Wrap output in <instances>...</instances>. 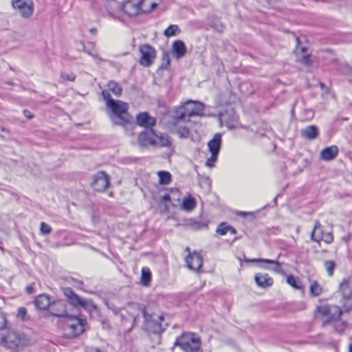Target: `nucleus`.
I'll return each instance as SVG.
<instances>
[{
  "label": "nucleus",
  "instance_id": "nucleus-1",
  "mask_svg": "<svg viewBox=\"0 0 352 352\" xmlns=\"http://www.w3.org/2000/svg\"><path fill=\"white\" fill-rule=\"evenodd\" d=\"M204 105L199 102L188 100L175 107L174 115L168 122L172 133H175L180 139H188L198 133V122L190 120L193 116L203 114Z\"/></svg>",
  "mask_w": 352,
  "mask_h": 352
},
{
  "label": "nucleus",
  "instance_id": "nucleus-2",
  "mask_svg": "<svg viewBox=\"0 0 352 352\" xmlns=\"http://www.w3.org/2000/svg\"><path fill=\"white\" fill-rule=\"evenodd\" d=\"M105 101L106 107L110 111L111 118L115 119V124L125 127L131 124V116L129 112V104L120 100H114L107 90L101 92Z\"/></svg>",
  "mask_w": 352,
  "mask_h": 352
},
{
  "label": "nucleus",
  "instance_id": "nucleus-3",
  "mask_svg": "<svg viewBox=\"0 0 352 352\" xmlns=\"http://www.w3.org/2000/svg\"><path fill=\"white\" fill-rule=\"evenodd\" d=\"M62 330L67 338H76L88 329L86 317L81 315L67 314L61 322Z\"/></svg>",
  "mask_w": 352,
  "mask_h": 352
},
{
  "label": "nucleus",
  "instance_id": "nucleus-4",
  "mask_svg": "<svg viewBox=\"0 0 352 352\" xmlns=\"http://www.w3.org/2000/svg\"><path fill=\"white\" fill-rule=\"evenodd\" d=\"M138 145L140 147H166L172 146L171 138L165 133H157L152 129H144L139 133L137 138Z\"/></svg>",
  "mask_w": 352,
  "mask_h": 352
},
{
  "label": "nucleus",
  "instance_id": "nucleus-5",
  "mask_svg": "<svg viewBox=\"0 0 352 352\" xmlns=\"http://www.w3.org/2000/svg\"><path fill=\"white\" fill-rule=\"evenodd\" d=\"M312 315L315 320L320 321L322 325L325 327L340 318L342 315V309L336 305H319L315 307Z\"/></svg>",
  "mask_w": 352,
  "mask_h": 352
},
{
  "label": "nucleus",
  "instance_id": "nucleus-6",
  "mask_svg": "<svg viewBox=\"0 0 352 352\" xmlns=\"http://www.w3.org/2000/svg\"><path fill=\"white\" fill-rule=\"evenodd\" d=\"M0 344L17 352L30 344V338L23 333L14 331H8L0 338Z\"/></svg>",
  "mask_w": 352,
  "mask_h": 352
},
{
  "label": "nucleus",
  "instance_id": "nucleus-7",
  "mask_svg": "<svg viewBox=\"0 0 352 352\" xmlns=\"http://www.w3.org/2000/svg\"><path fill=\"white\" fill-rule=\"evenodd\" d=\"M175 344L184 352H196L201 349V338L195 333L184 332L177 340Z\"/></svg>",
  "mask_w": 352,
  "mask_h": 352
},
{
  "label": "nucleus",
  "instance_id": "nucleus-8",
  "mask_svg": "<svg viewBox=\"0 0 352 352\" xmlns=\"http://www.w3.org/2000/svg\"><path fill=\"white\" fill-rule=\"evenodd\" d=\"M64 296L67 298L68 302L75 308H87L91 305L94 309L96 306L94 305L92 300H85L80 298L71 287H64L62 289Z\"/></svg>",
  "mask_w": 352,
  "mask_h": 352
},
{
  "label": "nucleus",
  "instance_id": "nucleus-9",
  "mask_svg": "<svg viewBox=\"0 0 352 352\" xmlns=\"http://www.w3.org/2000/svg\"><path fill=\"white\" fill-rule=\"evenodd\" d=\"M333 235L330 232H325L319 221H316L313 230L311 233V239L318 243L324 242L331 244L333 241Z\"/></svg>",
  "mask_w": 352,
  "mask_h": 352
},
{
  "label": "nucleus",
  "instance_id": "nucleus-10",
  "mask_svg": "<svg viewBox=\"0 0 352 352\" xmlns=\"http://www.w3.org/2000/svg\"><path fill=\"white\" fill-rule=\"evenodd\" d=\"M185 251L187 252L185 257L186 267L192 271L200 273L204 261L201 253L197 251L191 252L189 248H186Z\"/></svg>",
  "mask_w": 352,
  "mask_h": 352
},
{
  "label": "nucleus",
  "instance_id": "nucleus-11",
  "mask_svg": "<svg viewBox=\"0 0 352 352\" xmlns=\"http://www.w3.org/2000/svg\"><path fill=\"white\" fill-rule=\"evenodd\" d=\"M139 63L143 67L151 66L156 58V50L149 44H142L139 46Z\"/></svg>",
  "mask_w": 352,
  "mask_h": 352
},
{
  "label": "nucleus",
  "instance_id": "nucleus-12",
  "mask_svg": "<svg viewBox=\"0 0 352 352\" xmlns=\"http://www.w3.org/2000/svg\"><path fill=\"white\" fill-rule=\"evenodd\" d=\"M142 10L138 8L137 1H123L119 6L118 12L115 11L112 14L114 15H125L129 17H133L140 14Z\"/></svg>",
  "mask_w": 352,
  "mask_h": 352
},
{
  "label": "nucleus",
  "instance_id": "nucleus-13",
  "mask_svg": "<svg viewBox=\"0 0 352 352\" xmlns=\"http://www.w3.org/2000/svg\"><path fill=\"white\" fill-rule=\"evenodd\" d=\"M340 289L342 294V305L345 309H352V283L349 280H344L340 285Z\"/></svg>",
  "mask_w": 352,
  "mask_h": 352
},
{
  "label": "nucleus",
  "instance_id": "nucleus-14",
  "mask_svg": "<svg viewBox=\"0 0 352 352\" xmlns=\"http://www.w3.org/2000/svg\"><path fill=\"white\" fill-rule=\"evenodd\" d=\"M136 124L144 129H152L157 124V118L147 111H142L135 116Z\"/></svg>",
  "mask_w": 352,
  "mask_h": 352
},
{
  "label": "nucleus",
  "instance_id": "nucleus-15",
  "mask_svg": "<svg viewBox=\"0 0 352 352\" xmlns=\"http://www.w3.org/2000/svg\"><path fill=\"white\" fill-rule=\"evenodd\" d=\"M110 185V178L104 171H100L94 177L91 186L98 192L105 191Z\"/></svg>",
  "mask_w": 352,
  "mask_h": 352
},
{
  "label": "nucleus",
  "instance_id": "nucleus-16",
  "mask_svg": "<svg viewBox=\"0 0 352 352\" xmlns=\"http://www.w3.org/2000/svg\"><path fill=\"white\" fill-rule=\"evenodd\" d=\"M47 311L50 315L63 318L67 314V305L65 302L62 299H57L51 300L50 305L48 307Z\"/></svg>",
  "mask_w": 352,
  "mask_h": 352
},
{
  "label": "nucleus",
  "instance_id": "nucleus-17",
  "mask_svg": "<svg viewBox=\"0 0 352 352\" xmlns=\"http://www.w3.org/2000/svg\"><path fill=\"white\" fill-rule=\"evenodd\" d=\"M256 285L262 289L271 287L274 285V279L267 273H256L254 275Z\"/></svg>",
  "mask_w": 352,
  "mask_h": 352
},
{
  "label": "nucleus",
  "instance_id": "nucleus-18",
  "mask_svg": "<svg viewBox=\"0 0 352 352\" xmlns=\"http://www.w3.org/2000/svg\"><path fill=\"white\" fill-rule=\"evenodd\" d=\"M339 153V148L336 145H332L323 148L320 153V159L329 162L336 159Z\"/></svg>",
  "mask_w": 352,
  "mask_h": 352
},
{
  "label": "nucleus",
  "instance_id": "nucleus-19",
  "mask_svg": "<svg viewBox=\"0 0 352 352\" xmlns=\"http://www.w3.org/2000/svg\"><path fill=\"white\" fill-rule=\"evenodd\" d=\"M12 7L16 9L23 17L30 16L33 11L32 3L27 1H12Z\"/></svg>",
  "mask_w": 352,
  "mask_h": 352
},
{
  "label": "nucleus",
  "instance_id": "nucleus-20",
  "mask_svg": "<svg viewBox=\"0 0 352 352\" xmlns=\"http://www.w3.org/2000/svg\"><path fill=\"white\" fill-rule=\"evenodd\" d=\"M207 145L208 151L211 154L219 155L221 145V134L219 133L214 134Z\"/></svg>",
  "mask_w": 352,
  "mask_h": 352
},
{
  "label": "nucleus",
  "instance_id": "nucleus-21",
  "mask_svg": "<svg viewBox=\"0 0 352 352\" xmlns=\"http://www.w3.org/2000/svg\"><path fill=\"white\" fill-rule=\"evenodd\" d=\"M50 302V296L44 294L37 296L34 300V305L36 308L42 311H47Z\"/></svg>",
  "mask_w": 352,
  "mask_h": 352
},
{
  "label": "nucleus",
  "instance_id": "nucleus-22",
  "mask_svg": "<svg viewBox=\"0 0 352 352\" xmlns=\"http://www.w3.org/2000/svg\"><path fill=\"white\" fill-rule=\"evenodd\" d=\"M196 206L197 201L191 194H188L185 196L180 204V208L186 212L192 211Z\"/></svg>",
  "mask_w": 352,
  "mask_h": 352
},
{
  "label": "nucleus",
  "instance_id": "nucleus-23",
  "mask_svg": "<svg viewBox=\"0 0 352 352\" xmlns=\"http://www.w3.org/2000/svg\"><path fill=\"white\" fill-rule=\"evenodd\" d=\"M172 49L177 58L183 57L186 53V47L184 43L180 40H177L173 42Z\"/></svg>",
  "mask_w": 352,
  "mask_h": 352
},
{
  "label": "nucleus",
  "instance_id": "nucleus-24",
  "mask_svg": "<svg viewBox=\"0 0 352 352\" xmlns=\"http://www.w3.org/2000/svg\"><path fill=\"white\" fill-rule=\"evenodd\" d=\"M228 232L231 234H236V230L227 222L220 223L216 228V233L218 235L223 236Z\"/></svg>",
  "mask_w": 352,
  "mask_h": 352
},
{
  "label": "nucleus",
  "instance_id": "nucleus-25",
  "mask_svg": "<svg viewBox=\"0 0 352 352\" xmlns=\"http://www.w3.org/2000/svg\"><path fill=\"white\" fill-rule=\"evenodd\" d=\"M318 129L314 125H311L301 131V135L306 139L314 140L318 136Z\"/></svg>",
  "mask_w": 352,
  "mask_h": 352
},
{
  "label": "nucleus",
  "instance_id": "nucleus-26",
  "mask_svg": "<svg viewBox=\"0 0 352 352\" xmlns=\"http://www.w3.org/2000/svg\"><path fill=\"white\" fill-rule=\"evenodd\" d=\"M158 183L161 186H167L172 182L173 177L170 172L167 170H159L157 172Z\"/></svg>",
  "mask_w": 352,
  "mask_h": 352
},
{
  "label": "nucleus",
  "instance_id": "nucleus-27",
  "mask_svg": "<svg viewBox=\"0 0 352 352\" xmlns=\"http://www.w3.org/2000/svg\"><path fill=\"white\" fill-rule=\"evenodd\" d=\"M151 280L152 274L151 270L148 267H143L141 270V284L143 286L148 287L150 285Z\"/></svg>",
  "mask_w": 352,
  "mask_h": 352
},
{
  "label": "nucleus",
  "instance_id": "nucleus-28",
  "mask_svg": "<svg viewBox=\"0 0 352 352\" xmlns=\"http://www.w3.org/2000/svg\"><path fill=\"white\" fill-rule=\"evenodd\" d=\"M286 283L294 289L302 290L304 289L300 278L298 277H296L293 274H289L287 276Z\"/></svg>",
  "mask_w": 352,
  "mask_h": 352
},
{
  "label": "nucleus",
  "instance_id": "nucleus-29",
  "mask_svg": "<svg viewBox=\"0 0 352 352\" xmlns=\"http://www.w3.org/2000/svg\"><path fill=\"white\" fill-rule=\"evenodd\" d=\"M137 3H138V8L142 10L140 12V14L151 12L157 6L155 1H137Z\"/></svg>",
  "mask_w": 352,
  "mask_h": 352
},
{
  "label": "nucleus",
  "instance_id": "nucleus-30",
  "mask_svg": "<svg viewBox=\"0 0 352 352\" xmlns=\"http://www.w3.org/2000/svg\"><path fill=\"white\" fill-rule=\"evenodd\" d=\"M322 286L317 281L313 280L309 286V294L313 297L320 296L323 293Z\"/></svg>",
  "mask_w": 352,
  "mask_h": 352
},
{
  "label": "nucleus",
  "instance_id": "nucleus-31",
  "mask_svg": "<svg viewBox=\"0 0 352 352\" xmlns=\"http://www.w3.org/2000/svg\"><path fill=\"white\" fill-rule=\"evenodd\" d=\"M107 90L109 92L111 91L116 96H120L122 94V88L119 83L114 80H110L107 83Z\"/></svg>",
  "mask_w": 352,
  "mask_h": 352
},
{
  "label": "nucleus",
  "instance_id": "nucleus-32",
  "mask_svg": "<svg viewBox=\"0 0 352 352\" xmlns=\"http://www.w3.org/2000/svg\"><path fill=\"white\" fill-rule=\"evenodd\" d=\"M300 53L302 55L300 58L298 60V62L305 65H311V55L307 53V50L305 47H300L299 48Z\"/></svg>",
  "mask_w": 352,
  "mask_h": 352
},
{
  "label": "nucleus",
  "instance_id": "nucleus-33",
  "mask_svg": "<svg viewBox=\"0 0 352 352\" xmlns=\"http://www.w3.org/2000/svg\"><path fill=\"white\" fill-rule=\"evenodd\" d=\"M180 32V29L177 25H170L164 31V35L166 37H171L178 34Z\"/></svg>",
  "mask_w": 352,
  "mask_h": 352
},
{
  "label": "nucleus",
  "instance_id": "nucleus-34",
  "mask_svg": "<svg viewBox=\"0 0 352 352\" xmlns=\"http://www.w3.org/2000/svg\"><path fill=\"white\" fill-rule=\"evenodd\" d=\"M331 324H333L335 329L340 333L343 332L347 327L346 322L343 321L341 319V317L339 318L336 321H333V322H331Z\"/></svg>",
  "mask_w": 352,
  "mask_h": 352
},
{
  "label": "nucleus",
  "instance_id": "nucleus-35",
  "mask_svg": "<svg viewBox=\"0 0 352 352\" xmlns=\"http://www.w3.org/2000/svg\"><path fill=\"white\" fill-rule=\"evenodd\" d=\"M16 317L23 321L27 320L29 318L28 315V310L25 307H20L17 309Z\"/></svg>",
  "mask_w": 352,
  "mask_h": 352
},
{
  "label": "nucleus",
  "instance_id": "nucleus-36",
  "mask_svg": "<svg viewBox=\"0 0 352 352\" xmlns=\"http://www.w3.org/2000/svg\"><path fill=\"white\" fill-rule=\"evenodd\" d=\"M324 267L329 276H331L333 274L336 263L333 261H326L324 263Z\"/></svg>",
  "mask_w": 352,
  "mask_h": 352
},
{
  "label": "nucleus",
  "instance_id": "nucleus-37",
  "mask_svg": "<svg viewBox=\"0 0 352 352\" xmlns=\"http://www.w3.org/2000/svg\"><path fill=\"white\" fill-rule=\"evenodd\" d=\"M252 262H256V263H265L268 264H274L278 266V267H280L281 264L274 260L267 259V258H254L251 260Z\"/></svg>",
  "mask_w": 352,
  "mask_h": 352
},
{
  "label": "nucleus",
  "instance_id": "nucleus-38",
  "mask_svg": "<svg viewBox=\"0 0 352 352\" xmlns=\"http://www.w3.org/2000/svg\"><path fill=\"white\" fill-rule=\"evenodd\" d=\"M40 231L41 234L47 235L52 232V229L50 225L45 222H41L40 224Z\"/></svg>",
  "mask_w": 352,
  "mask_h": 352
},
{
  "label": "nucleus",
  "instance_id": "nucleus-39",
  "mask_svg": "<svg viewBox=\"0 0 352 352\" xmlns=\"http://www.w3.org/2000/svg\"><path fill=\"white\" fill-rule=\"evenodd\" d=\"M219 155L211 154V156L207 159L206 162V166L208 167H213L217 160Z\"/></svg>",
  "mask_w": 352,
  "mask_h": 352
},
{
  "label": "nucleus",
  "instance_id": "nucleus-40",
  "mask_svg": "<svg viewBox=\"0 0 352 352\" xmlns=\"http://www.w3.org/2000/svg\"><path fill=\"white\" fill-rule=\"evenodd\" d=\"M8 320L5 314L0 311V330L5 329L7 327Z\"/></svg>",
  "mask_w": 352,
  "mask_h": 352
},
{
  "label": "nucleus",
  "instance_id": "nucleus-41",
  "mask_svg": "<svg viewBox=\"0 0 352 352\" xmlns=\"http://www.w3.org/2000/svg\"><path fill=\"white\" fill-rule=\"evenodd\" d=\"M161 200H162V201H163V202H170V201H171V198H170V195H168V194H165V195H164L161 197Z\"/></svg>",
  "mask_w": 352,
  "mask_h": 352
},
{
  "label": "nucleus",
  "instance_id": "nucleus-42",
  "mask_svg": "<svg viewBox=\"0 0 352 352\" xmlns=\"http://www.w3.org/2000/svg\"><path fill=\"white\" fill-rule=\"evenodd\" d=\"M23 114L29 120L34 118V115L30 111H28L27 109H25L23 111Z\"/></svg>",
  "mask_w": 352,
  "mask_h": 352
},
{
  "label": "nucleus",
  "instance_id": "nucleus-43",
  "mask_svg": "<svg viewBox=\"0 0 352 352\" xmlns=\"http://www.w3.org/2000/svg\"><path fill=\"white\" fill-rule=\"evenodd\" d=\"M26 290H27L28 293H29V294H32L33 292V288L31 286H28L26 287Z\"/></svg>",
  "mask_w": 352,
  "mask_h": 352
},
{
  "label": "nucleus",
  "instance_id": "nucleus-44",
  "mask_svg": "<svg viewBox=\"0 0 352 352\" xmlns=\"http://www.w3.org/2000/svg\"><path fill=\"white\" fill-rule=\"evenodd\" d=\"M89 32H90L91 34H96V33L97 32V29H96V28H91V29L89 30Z\"/></svg>",
  "mask_w": 352,
  "mask_h": 352
},
{
  "label": "nucleus",
  "instance_id": "nucleus-45",
  "mask_svg": "<svg viewBox=\"0 0 352 352\" xmlns=\"http://www.w3.org/2000/svg\"><path fill=\"white\" fill-rule=\"evenodd\" d=\"M170 191H171V192L175 191V192H177V193H180V191H179V190L178 188H175V189H174V188H171V189H170Z\"/></svg>",
  "mask_w": 352,
  "mask_h": 352
},
{
  "label": "nucleus",
  "instance_id": "nucleus-46",
  "mask_svg": "<svg viewBox=\"0 0 352 352\" xmlns=\"http://www.w3.org/2000/svg\"><path fill=\"white\" fill-rule=\"evenodd\" d=\"M348 352H352V344H350L349 345V350Z\"/></svg>",
  "mask_w": 352,
  "mask_h": 352
},
{
  "label": "nucleus",
  "instance_id": "nucleus-47",
  "mask_svg": "<svg viewBox=\"0 0 352 352\" xmlns=\"http://www.w3.org/2000/svg\"><path fill=\"white\" fill-rule=\"evenodd\" d=\"M92 352H101V351L99 349L96 348V349H93Z\"/></svg>",
  "mask_w": 352,
  "mask_h": 352
},
{
  "label": "nucleus",
  "instance_id": "nucleus-48",
  "mask_svg": "<svg viewBox=\"0 0 352 352\" xmlns=\"http://www.w3.org/2000/svg\"><path fill=\"white\" fill-rule=\"evenodd\" d=\"M296 41H297L298 43L300 42V39L298 38H296Z\"/></svg>",
  "mask_w": 352,
  "mask_h": 352
}]
</instances>
